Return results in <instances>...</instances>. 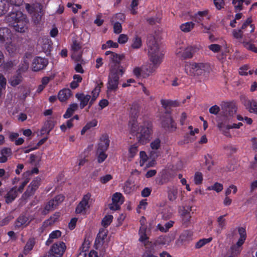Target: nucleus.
Listing matches in <instances>:
<instances>
[{
	"label": "nucleus",
	"mask_w": 257,
	"mask_h": 257,
	"mask_svg": "<svg viewBox=\"0 0 257 257\" xmlns=\"http://www.w3.org/2000/svg\"><path fill=\"white\" fill-rule=\"evenodd\" d=\"M148 45L149 47L148 54L152 64L147 65L143 69H144V71L145 74L149 76L155 72L161 63L164 54L163 51L159 47V44L155 38L150 40L148 43Z\"/></svg>",
	"instance_id": "f257e3e1"
},
{
	"label": "nucleus",
	"mask_w": 257,
	"mask_h": 257,
	"mask_svg": "<svg viewBox=\"0 0 257 257\" xmlns=\"http://www.w3.org/2000/svg\"><path fill=\"white\" fill-rule=\"evenodd\" d=\"M5 20L9 26L18 32L23 33L27 29L28 20L26 16L19 11L18 8H11Z\"/></svg>",
	"instance_id": "f03ea898"
},
{
	"label": "nucleus",
	"mask_w": 257,
	"mask_h": 257,
	"mask_svg": "<svg viewBox=\"0 0 257 257\" xmlns=\"http://www.w3.org/2000/svg\"><path fill=\"white\" fill-rule=\"evenodd\" d=\"M136 130L134 132L132 130V126H129L130 133L136 136L138 143L141 145H145L150 141L153 134V124L149 120H145L139 125L136 124Z\"/></svg>",
	"instance_id": "7ed1b4c3"
},
{
	"label": "nucleus",
	"mask_w": 257,
	"mask_h": 257,
	"mask_svg": "<svg viewBox=\"0 0 257 257\" xmlns=\"http://www.w3.org/2000/svg\"><path fill=\"white\" fill-rule=\"evenodd\" d=\"M125 69L114 67L110 69L107 83V92L115 91L118 88L119 80L124 73Z\"/></svg>",
	"instance_id": "20e7f679"
},
{
	"label": "nucleus",
	"mask_w": 257,
	"mask_h": 257,
	"mask_svg": "<svg viewBox=\"0 0 257 257\" xmlns=\"http://www.w3.org/2000/svg\"><path fill=\"white\" fill-rule=\"evenodd\" d=\"M0 44L5 45L6 49L10 54L16 50L15 46L12 43V34L9 29L0 28Z\"/></svg>",
	"instance_id": "39448f33"
},
{
	"label": "nucleus",
	"mask_w": 257,
	"mask_h": 257,
	"mask_svg": "<svg viewBox=\"0 0 257 257\" xmlns=\"http://www.w3.org/2000/svg\"><path fill=\"white\" fill-rule=\"evenodd\" d=\"M110 141L107 135H103L100 138V142L96 152L97 162L99 163L103 162L107 157L106 152L109 146Z\"/></svg>",
	"instance_id": "423d86ee"
},
{
	"label": "nucleus",
	"mask_w": 257,
	"mask_h": 257,
	"mask_svg": "<svg viewBox=\"0 0 257 257\" xmlns=\"http://www.w3.org/2000/svg\"><path fill=\"white\" fill-rule=\"evenodd\" d=\"M208 67L206 63L191 62L185 66V71L190 76H199L204 74Z\"/></svg>",
	"instance_id": "0eeeda50"
},
{
	"label": "nucleus",
	"mask_w": 257,
	"mask_h": 257,
	"mask_svg": "<svg viewBox=\"0 0 257 257\" xmlns=\"http://www.w3.org/2000/svg\"><path fill=\"white\" fill-rule=\"evenodd\" d=\"M26 9L29 13L33 14L32 18L34 23L39 24L44 15L42 5L38 3L34 6H32L27 4L26 6Z\"/></svg>",
	"instance_id": "6e6552de"
},
{
	"label": "nucleus",
	"mask_w": 257,
	"mask_h": 257,
	"mask_svg": "<svg viewBox=\"0 0 257 257\" xmlns=\"http://www.w3.org/2000/svg\"><path fill=\"white\" fill-rule=\"evenodd\" d=\"M171 110L165 111L161 117V125L165 130L173 132L176 131L177 127L175 122L171 116Z\"/></svg>",
	"instance_id": "1a4fd4ad"
},
{
	"label": "nucleus",
	"mask_w": 257,
	"mask_h": 257,
	"mask_svg": "<svg viewBox=\"0 0 257 257\" xmlns=\"http://www.w3.org/2000/svg\"><path fill=\"white\" fill-rule=\"evenodd\" d=\"M140 107L139 105L134 102L131 106L130 110V120L128 121V127L132 126V130L134 132L136 130V124L138 123V118L139 115Z\"/></svg>",
	"instance_id": "9d476101"
},
{
	"label": "nucleus",
	"mask_w": 257,
	"mask_h": 257,
	"mask_svg": "<svg viewBox=\"0 0 257 257\" xmlns=\"http://www.w3.org/2000/svg\"><path fill=\"white\" fill-rule=\"evenodd\" d=\"M64 200V196L61 194L58 195L49 201L42 211V215L47 214L50 211L54 210Z\"/></svg>",
	"instance_id": "9b49d317"
},
{
	"label": "nucleus",
	"mask_w": 257,
	"mask_h": 257,
	"mask_svg": "<svg viewBox=\"0 0 257 257\" xmlns=\"http://www.w3.org/2000/svg\"><path fill=\"white\" fill-rule=\"evenodd\" d=\"M66 245L63 241L55 243L49 251L50 257H62L66 250Z\"/></svg>",
	"instance_id": "f8f14e48"
},
{
	"label": "nucleus",
	"mask_w": 257,
	"mask_h": 257,
	"mask_svg": "<svg viewBox=\"0 0 257 257\" xmlns=\"http://www.w3.org/2000/svg\"><path fill=\"white\" fill-rule=\"evenodd\" d=\"M91 197L90 193L84 195L81 201L77 205L75 208V212L77 214H85L87 209L89 208V201Z\"/></svg>",
	"instance_id": "ddd939ff"
},
{
	"label": "nucleus",
	"mask_w": 257,
	"mask_h": 257,
	"mask_svg": "<svg viewBox=\"0 0 257 257\" xmlns=\"http://www.w3.org/2000/svg\"><path fill=\"white\" fill-rule=\"evenodd\" d=\"M48 64V60L41 57H36L33 61L32 69L33 71L37 72L46 68Z\"/></svg>",
	"instance_id": "4468645a"
},
{
	"label": "nucleus",
	"mask_w": 257,
	"mask_h": 257,
	"mask_svg": "<svg viewBox=\"0 0 257 257\" xmlns=\"http://www.w3.org/2000/svg\"><path fill=\"white\" fill-rule=\"evenodd\" d=\"M200 46L198 45H192L188 46L185 48L181 54V57L183 59L192 58L194 55L200 50Z\"/></svg>",
	"instance_id": "2eb2a0df"
},
{
	"label": "nucleus",
	"mask_w": 257,
	"mask_h": 257,
	"mask_svg": "<svg viewBox=\"0 0 257 257\" xmlns=\"http://www.w3.org/2000/svg\"><path fill=\"white\" fill-rule=\"evenodd\" d=\"M145 249L142 257H158V249L153 245L150 241H147L144 243Z\"/></svg>",
	"instance_id": "dca6fc26"
},
{
	"label": "nucleus",
	"mask_w": 257,
	"mask_h": 257,
	"mask_svg": "<svg viewBox=\"0 0 257 257\" xmlns=\"http://www.w3.org/2000/svg\"><path fill=\"white\" fill-rule=\"evenodd\" d=\"M41 178L40 177H36L30 184L27 189L25 192L24 194L30 197L33 195L36 191L38 189L40 185Z\"/></svg>",
	"instance_id": "f3484780"
},
{
	"label": "nucleus",
	"mask_w": 257,
	"mask_h": 257,
	"mask_svg": "<svg viewBox=\"0 0 257 257\" xmlns=\"http://www.w3.org/2000/svg\"><path fill=\"white\" fill-rule=\"evenodd\" d=\"M242 103L245 109L250 113L257 114V101L256 100L244 98Z\"/></svg>",
	"instance_id": "a211bd4d"
},
{
	"label": "nucleus",
	"mask_w": 257,
	"mask_h": 257,
	"mask_svg": "<svg viewBox=\"0 0 257 257\" xmlns=\"http://www.w3.org/2000/svg\"><path fill=\"white\" fill-rule=\"evenodd\" d=\"M124 56L123 54H117L115 53H112L111 55L109 56L110 62L112 63L111 65L110 69L116 67H123L120 65V62L124 59Z\"/></svg>",
	"instance_id": "6ab92c4d"
},
{
	"label": "nucleus",
	"mask_w": 257,
	"mask_h": 257,
	"mask_svg": "<svg viewBox=\"0 0 257 257\" xmlns=\"http://www.w3.org/2000/svg\"><path fill=\"white\" fill-rule=\"evenodd\" d=\"M76 98L80 101L79 107L84 108L87 104L89 105L91 95L83 93H77L75 94Z\"/></svg>",
	"instance_id": "aec40b11"
},
{
	"label": "nucleus",
	"mask_w": 257,
	"mask_h": 257,
	"mask_svg": "<svg viewBox=\"0 0 257 257\" xmlns=\"http://www.w3.org/2000/svg\"><path fill=\"white\" fill-rule=\"evenodd\" d=\"M18 193L16 187L12 188L5 195V202L7 204L12 203L17 197Z\"/></svg>",
	"instance_id": "412c9836"
},
{
	"label": "nucleus",
	"mask_w": 257,
	"mask_h": 257,
	"mask_svg": "<svg viewBox=\"0 0 257 257\" xmlns=\"http://www.w3.org/2000/svg\"><path fill=\"white\" fill-rule=\"evenodd\" d=\"M224 113L226 116H233L236 112L237 107L233 102H227L224 106Z\"/></svg>",
	"instance_id": "4be33fe9"
},
{
	"label": "nucleus",
	"mask_w": 257,
	"mask_h": 257,
	"mask_svg": "<svg viewBox=\"0 0 257 257\" xmlns=\"http://www.w3.org/2000/svg\"><path fill=\"white\" fill-rule=\"evenodd\" d=\"M167 238L165 235H161L153 241H150V242L160 250L163 245L167 244Z\"/></svg>",
	"instance_id": "5701e85b"
},
{
	"label": "nucleus",
	"mask_w": 257,
	"mask_h": 257,
	"mask_svg": "<svg viewBox=\"0 0 257 257\" xmlns=\"http://www.w3.org/2000/svg\"><path fill=\"white\" fill-rule=\"evenodd\" d=\"M72 50L73 51L72 57L74 58L76 56L75 60L78 61L81 58V54H79L77 56L76 54L81 49V46L80 43L78 42L77 41L74 40L73 41L72 45H71Z\"/></svg>",
	"instance_id": "b1692460"
},
{
	"label": "nucleus",
	"mask_w": 257,
	"mask_h": 257,
	"mask_svg": "<svg viewBox=\"0 0 257 257\" xmlns=\"http://www.w3.org/2000/svg\"><path fill=\"white\" fill-rule=\"evenodd\" d=\"M161 104L162 107L165 109L166 111L170 110L171 107L178 106L179 104L177 100H172L170 99H161Z\"/></svg>",
	"instance_id": "393cba45"
},
{
	"label": "nucleus",
	"mask_w": 257,
	"mask_h": 257,
	"mask_svg": "<svg viewBox=\"0 0 257 257\" xmlns=\"http://www.w3.org/2000/svg\"><path fill=\"white\" fill-rule=\"evenodd\" d=\"M178 189L175 186L168 187L167 188V197L169 201L173 202L178 197Z\"/></svg>",
	"instance_id": "a878e982"
},
{
	"label": "nucleus",
	"mask_w": 257,
	"mask_h": 257,
	"mask_svg": "<svg viewBox=\"0 0 257 257\" xmlns=\"http://www.w3.org/2000/svg\"><path fill=\"white\" fill-rule=\"evenodd\" d=\"M208 14V11L205 10L204 11H199L196 14H195L193 17V20L199 24L200 25L204 20L205 17H207Z\"/></svg>",
	"instance_id": "bb28decb"
},
{
	"label": "nucleus",
	"mask_w": 257,
	"mask_h": 257,
	"mask_svg": "<svg viewBox=\"0 0 257 257\" xmlns=\"http://www.w3.org/2000/svg\"><path fill=\"white\" fill-rule=\"evenodd\" d=\"M71 95V91L69 89H64L59 91L58 95V98L61 102L67 100Z\"/></svg>",
	"instance_id": "cd10ccee"
},
{
	"label": "nucleus",
	"mask_w": 257,
	"mask_h": 257,
	"mask_svg": "<svg viewBox=\"0 0 257 257\" xmlns=\"http://www.w3.org/2000/svg\"><path fill=\"white\" fill-rule=\"evenodd\" d=\"M28 220V218L25 215H20L16 219L15 222V226L16 228H20L23 225L26 226L28 225L29 223H27Z\"/></svg>",
	"instance_id": "c85d7f7f"
},
{
	"label": "nucleus",
	"mask_w": 257,
	"mask_h": 257,
	"mask_svg": "<svg viewBox=\"0 0 257 257\" xmlns=\"http://www.w3.org/2000/svg\"><path fill=\"white\" fill-rule=\"evenodd\" d=\"M78 105L77 103H73L70 104L65 113L63 115V117L64 118H70L73 114L74 112L78 109Z\"/></svg>",
	"instance_id": "c756f323"
},
{
	"label": "nucleus",
	"mask_w": 257,
	"mask_h": 257,
	"mask_svg": "<svg viewBox=\"0 0 257 257\" xmlns=\"http://www.w3.org/2000/svg\"><path fill=\"white\" fill-rule=\"evenodd\" d=\"M54 123L52 120H47L41 130V134H49L54 128Z\"/></svg>",
	"instance_id": "7c9ffc66"
},
{
	"label": "nucleus",
	"mask_w": 257,
	"mask_h": 257,
	"mask_svg": "<svg viewBox=\"0 0 257 257\" xmlns=\"http://www.w3.org/2000/svg\"><path fill=\"white\" fill-rule=\"evenodd\" d=\"M195 27V24L193 22H187L182 24L180 26V30L184 33L190 32Z\"/></svg>",
	"instance_id": "2f4dec72"
},
{
	"label": "nucleus",
	"mask_w": 257,
	"mask_h": 257,
	"mask_svg": "<svg viewBox=\"0 0 257 257\" xmlns=\"http://www.w3.org/2000/svg\"><path fill=\"white\" fill-rule=\"evenodd\" d=\"M22 81V76L21 74L17 72L16 75H15L10 78L9 83L12 86H16L20 84Z\"/></svg>",
	"instance_id": "473e14b6"
},
{
	"label": "nucleus",
	"mask_w": 257,
	"mask_h": 257,
	"mask_svg": "<svg viewBox=\"0 0 257 257\" xmlns=\"http://www.w3.org/2000/svg\"><path fill=\"white\" fill-rule=\"evenodd\" d=\"M61 235V232L59 230L53 231L50 234L49 238L46 241V244L49 245L53 242V239L58 238Z\"/></svg>",
	"instance_id": "72a5a7b5"
},
{
	"label": "nucleus",
	"mask_w": 257,
	"mask_h": 257,
	"mask_svg": "<svg viewBox=\"0 0 257 257\" xmlns=\"http://www.w3.org/2000/svg\"><path fill=\"white\" fill-rule=\"evenodd\" d=\"M35 244V239L34 238H30L27 242L24 249V253L27 254L30 251L33 249Z\"/></svg>",
	"instance_id": "f704fd0d"
},
{
	"label": "nucleus",
	"mask_w": 257,
	"mask_h": 257,
	"mask_svg": "<svg viewBox=\"0 0 257 257\" xmlns=\"http://www.w3.org/2000/svg\"><path fill=\"white\" fill-rule=\"evenodd\" d=\"M138 142L131 145L128 148V157L129 158L133 159L137 155L138 152L139 144Z\"/></svg>",
	"instance_id": "c9c22d12"
},
{
	"label": "nucleus",
	"mask_w": 257,
	"mask_h": 257,
	"mask_svg": "<svg viewBox=\"0 0 257 257\" xmlns=\"http://www.w3.org/2000/svg\"><path fill=\"white\" fill-rule=\"evenodd\" d=\"M174 223V222L173 221L170 220L166 223L164 225L158 224L157 225V228L162 232H166L173 226Z\"/></svg>",
	"instance_id": "e433bc0d"
},
{
	"label": "nucleus",
	"mask_w": 257,
	"mask_h": 257,
	"mask_svg": "<svg viewBox=\"0 0 257 257\" xmlns=\"http://www.w3.org/2000/svg\"><path fill=\"white\" fill-rule=\"evenodd\" d=\"M134 185L130 180H126L124 184L123 191L126 194H130L133 192Z\"/></svg>",
	"instance_id": "4c0bfd02"
},
{
	"label": "nucleus",
	"mask_w": 257,
	"mask_h": 257,
	"mask_svg": "<svg viewBox=\"0 0 257 257\" xmlns=\"http://www.w3.org/2000/svg\"><path fill=\"white\" fill-rule=\"evenodd\" d=\"M8 4L7 6L9 8V10L11 8H18L19 6L22 4L23 0H5Z\"/></svg>",
	"instance_id": "58836bf2"
},
{
	"label": "nucleus",
	"mask_w": 257,
	"mask_h": 257,
	"mask_svg": "<svg viewBox=\"0 0 257 257\" xmlns=\"http://www.w3.org/2000/svg\"><path fill=\"white\" fill-rule=\"evenodd\" d=\"M142 46V41L141 38L136 36L133 39L131 47L134 49H138Z\"/></svg>",
	"instance_id": "ea45409f"
},
{
	"label": "nucleus",
	"mask_w": 257,
	"mask_h": 257,
	"mask_svg": "<svg viewBox=\"0 0 257 257\" xmlns=\"http://www.w3.org/2000/svg\"><path fill=\"white\" fill-rule=\"evenodd\" d=\"M107 236V233L105 232L103 230L102 231H99L98 233L97 237L95 239V243H101L103 244L104 241V239Z\"/></svg>",
	"instance_id": "a19ab883"
},
{
	"label": "nucleus",
	"mask_w": 257,
	"mask_h": 257,
	"mask_svg": "<svg viewBox=\"0 0 257 257\" xmlns=\"http://www.w3.org/2000/svg\"><path fill=\"white\" fill-rule=\"evenodd\" d=\"M242 247L236 244H233L230 247L231 253L229 255H232L233 257H237L240 253Z\"/></svg>",
	"instance_id": "79ce46f5"
},
{
	"label": "nucleus",
	"mask_w": 257,
	"mask_h": 257,
	"mask_svg": "<svg viewBox=\"0 0 257 257\" xmlns=\"http://www.w3.org/2000/svg\"><path fill=\"white\" fill-rule=\"evenodd\" d=\"M242 44L244 47L248 50L257 53V47H256L255 45L251 42L244 41L242 42Z\"/></svg>",
	"instance_id": "37998d69"
},
{
	"label": "nucleus",
	"mask_w": 257,
	"mask_h": 257,
	"mask_svg": "<svg viewBox=\"0 0 257 257\" xmlns=\"http://www.w3.org/2000/svg\"><path fill=\"white\" fill-rule=\"evenodd\" d=\"M8 4L5 0H0V17L5 14L9 10L8 7Z\"/></svg>",
	"instance_id": "c03bdc74"
},
{
	"label": "nucleus",
	"mask_w": 257,
	"mask_h": 257,
	"mask_svg": "<svg viewBox=\"0 0 257 257\" xmlns=\"http://www.w3.org/2000/svg\"><path fill=\"white\" fill-rule=\"evenodd\" d=\"M212 240V237H209L208 238H203L200 239L197 241L195 244V247L196 248H200L206 244L207 243L211 242Z\"/></svg>",
	"instance_id": "a18cd8bd"
},
{
	"label": "nucleus",
	"mask_w": 257,
	"mask_h": 257,
	"mask_svg": "<svg viewBox=\"0 0 257 257\" xmlns=\"http://www.w3.org/2000/svg\"><path fill=\"white\" fill-rule=\"evenodd\" d=\"M193 232L190 230H184L181 234L180 237L183 241L189 240L191 239Z\"/></svg>",
	"instance_id": "49530a36"
},
{
	"label": "nucleus",
	"mask_w": 257,
	"mask_h": 257,
	"mask_svg": "<svg viewBox=\"0 0 257 257\" xmlns=\"http://www.w3.org/2000/svg\"><path fill=\"white\" fill-rule=\"evenodd\" d=\"M60 217L59 213H55L50 218L45 221L44 224H46L47 225H51L57 221Z\"/></svg>",
	"instance_id": "de8ad7c7"
},
{
	"label": "nucleus",
	"mask_w": 257,
	"mask_h": 257,
	"mask_svg": "<svg viewBox=\"0 0 257 257\" xmlns=\"http://www.w3.org/2000/svg\"><path fill=\"white\" fill-rule=\"evenodd\" d=\"M113 218V216L111 215L105 216L102 220V225L104 227H107L112 222Z\"/></svg>",
	"instance_id": "09e8293b"
},
{
	"label": "nucleus",
	"mask_w": 257,
	"mask_h": 257,
	"mask_svg": "<svg viewBox=\"0 0 257 257\" xmlns=\"http://www.w3.org/2000/svg\"><path fill=\"white\" fill-rule=\"evenodd\" d=\"M252 23V19L251 18H248L246 21L243 23L242 24L241 28L240 29H241V31L242 30H245L246 28L248 26H250V27L251 28V30L250 31V33H252L254 31V26L251 25Z\"/></svg>",
	"instance_id": "8fccbe9b"
},
{
	"label": "nucleus",
	"mask_w": 257,
	"mask_h": 257,
	"mask_svg": "<svg viewBox=\"0 0 257 257\" xmlns=\"http://www.w3.org/2000/svg\"><path fill=\"white\" fill-rule=\"evenodd\" d=\"M203 175L202 173L200 172H196L195 173L194 177V182L196 185H199L202 183Z\"/></svg>",
	"instance_id": "3c124183"
},
{
	"label": "nucleus",
	"mask_w": 257,
	"mask_h": 257,
	"mask_svg": "<svg viewBox=\"0 0 257 257\" xmlns=\"http://www.w3.org/2000/svg\"><path fill=\"white\" fill-rule=\"evenodd\" d=\"M207 189L208 190H212L218 193L222 190L223 185L220 183L216 182L213 185L208 187Z\"/></svg>",
	"instance_id": "603ef678"
},
{
	"label": "nucleus",
	"mask_w": 257,
	"mask_h": 257,
	"mask_svg": "<svg viewBox=\"0 0 257 257\" xmlns=\"http://www.w3.org/2000/svg\"><path fill=\"white\" fill-rule=\"evenodd\" d=\"M213 4L217 10H221L225 5L224 0H213Z\"/></svg>",
	"instance_id": "864d4df0"
},
{
	"label": "nucleus",
	"mask_w": 257,
	"mask_h": 257,
	"mask_svg": "<svg viewBox=\"0 0 257 257\" xmlns=\"http://www.w3.org/2000/svg\"><path fill=\"white\" fill-rule=\"evenodd\" d=\"M191 218V216L190 214L181 217L183 225L187 227L190 223Z\"/></svg>",
	"instance_id": "5fc2aeb1"
},
{
	"label": "nucleus",
	"mask_w": 257,
	"mask_h": 257,
	"mask_svg": "<svg viewBox=\"0 0 257 257\" xmlns=\"http://www.w3.org/2000/svg\"><path fill=\"white\" fill-rule=\"evenodd\" d=\"M235 11H240L242 10L243 3L239 0H232V2Z\"/></svg>",
	"instance_id": "6e6d98bb"
},
{
	"label": "nucleus",
	"mask_w": 257,
	"mask_h": 257,
	"mask_svg": "<svg viewBox=\"0 0 257 257\" xmlns=\"http://www.w3.org/2000/svg\"><path fill=\"white\" fill-rule=\"evenodd\" d=\"M161 146V141L157 138L155 139L150 144V147L153 150H158Z\"/></svg>",
	"instance_id": "4d7b16f0"
},
{
	"label": "nucleus",
	"mask_w": 257,
	"mask_h": 257,
	"mask_svg": "<svg viewBox=\"0 0 257 257\" xmlns=\"http://www.w3.org/2000/svg\"><path fill=\"white\" fill-rule=\"evenodd\" d=\"M208 48L214 53H218L221 49V46L218 44H213L209 45Z\"/></svg>",
	"instance_id": "13d9d810"
},
{
	"label": "nucleus",
	"mask_w": 257,
	"mask_h": 257,
	"mask_svg": "<svg viewBox=\"0 0 257 257\" xmlns=\"http://www.w3.org/2000/svg\"><path fill=\"white\" fill-rule=\"evenodd\" d=\"M29 68V64L26 61H24V63L21 64L19 68L17 70V72L19 74H21L23 72H24L26 71Z\"/></svg>",
	"instance_id": "bf43d9fd"
},
{
	"label": "nucleus",
	"mask_w": 257,
	"mask_h": 257,
	"mask_svg": "<svg viewBox=\"0 0 257 257\" xmlns=\"http://www.w3.org/2000/svg\"><path fill=\"white\" fill-rule=\"evenodd\" d=\"M0 154L1 155L5 156L7 158H8L12 155V149L9 148H4L1 150Z\"/></svg>",
	"instance_id": "052dcab7"
},
{
	"label": "nucleus",
	"mask_w": 257,
	"mask_h": 257,
	"mask_svg": "<svg viewBox=\"0 0 257 257\" xmlns=\"http://www.w3.org/2000/svg\"><path fill=\"white\" fill-rule=\"evenodd\" d=\"M122 32V26L120 22H115L113 25V32L118 34Z\"/></svg>",
	"instance_id": "680f3d73"
},
{
	"label": "nucleus",
	"mask_w": 257,
	"mask_h": 257,
	"mask_svg": "<svg viewBox=\"0 0 257 257\" xmlns=\"http://www.w3.org/2000/svg\"><path fill=\"white\" fill-rule=\"evenodd\" d=\"M90 244V242L89 239L88 238H85L84 240L80 249L82 250V251H87L89 248Z\"/></svg>",
	"instance_id": "e2e57ef3"
},
{
	"label": "nucleus",
	"mask_w": 257,
	"mask_h": 257,
	"mask_svg": "<svg viewBox=\"0 0 257 257\" xmlns=\"http://www.w3.org/2000/svg\"><path fill=\"white\" fill-rule=\"evenodd\" d=\"M191 211V208L187 207V208H186L185 207L183 206L179 210L180 217L190 214Z\"/></svg>",
	"instance_id": "0e129e2a"
},
{
	"label": "nucleus",
	"mask_w": 257,
	"mask_h": 257,
	"mask_svg": "<svg viewBox=\"0 0 257 257\" xmlns=\"http://www.w3.org/2000/svg\"><path fill=\"white\" fill-rule=\"evenodd\" d=\"M122 197V194L120 193L116 192L115 193L112 197V203H118L120 201L121 198Z\"/></svg>",
	"instance_id": "69168bd1"
},
{
	"label": "nucleus",
	"mask_w": 257,
	"mask_h": 257,
	"mask_svg": "<svg viewBox=\"0 0 257 257\" xmlns=\"http://www.w3.org/2000/svg\"><path fill=\"white\" fill-rule=\"evenodd\" d=\"M112 179V176L110 174H107L100 178V181L102 184H105Z\"/></svg>",
	"instance_id": "338daca9"
},
{
	"label": "nucleus",
	"mask_w": 257,
	"mask_h": 257,
	"mask_svg": "<svg viewBox=\"0 0 257 257\" xmlns=\"http://www.w3.org/2000/svg\"><path fill=\"white\" fill-rule=\"evenodd\" d=\"M128 40V37L125 34H120L118 38V43L121 44H125Z\"/></svg>",
	"instance_id": "774afa93"
}]
</instances>
